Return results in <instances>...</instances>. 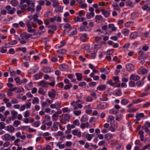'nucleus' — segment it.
Returning <instances> with one entry per match:
<instances>
[{"instance_id": "f257e3e1", "label": "nucleus", "mask_w": 150, "mask_h": 150, "mask_svg": "<svg viewBox=\"0 0 150 150\" xmlns=\"http://www.w3.org/2000/svg\"><path fill=\"white\" fill-rule=\"evenodd\" d=\"M30 4V0H21L20 2L21 10L23 11L26 10L27 6H29Z\"/></svg>"}, {"instance_id": "f03ea898", "label": "nucleus", "mask_w": 150, "mask_h": 150, "mask_svg": "<svg viewBox=\"0 0 150 150\" xmlns=\"http://www.w3.org/2000/svg\"><path fill=\"white\" fill-rule=\"evenodd\" d=\"M139 56L138 57V59L139 60H141L142 59H144L147 57V55L145 54L142 50L139 51Z\"/></svg>"}, {"instance_id": "7ed1b4c3", "label": "nucleus", "mask_w": 150, "mask_h": 150, "mask_svg": "<svg viewBox=\"0 0 150 150\" xmlns=\"http://www.w3.org/2000/svg\"><path fill=\"white\" fill-rule=\"evenodd\" d=\"M148 127L150 128V122H146L142 127V128L143 129L145 130L146 132L147 133L149 132Z\"/></svg>"}, {"instance_id": "20e7f679", "label": "nucleus", "mask_w": 150, "mask_h": 150, "mask_svg": "<svg viewBox=\"0 0 150 150\" xmlns=\"http://www.w3.org/2000/svg\"><path fill=\"white\" fill-rule=\"evenodd\" d=\"M5 8L7 11V13L11 14H13L16 10V9L15 8H13L11 9V7L9 5L6 6Z\"/></svg>"}, {"instance_id": "39448f33", "label": "nucleus", "mask_w": 150, "mask_h": 150, "mask_svg": "<svg viewBox=\"0 0 150 150\" xmlns=\"http://www.w3.org/2000/svg\"><path fill=\"white\" fill-rule=\"evenodd\" d=\"M56 92L53 89L48 92V95L52 99H54L56 96Z\"/></svg>"}, {"instance_id": "423d86ee", "label": "nucleus", "mask_w": 150, "mask_h": 150, "mask_svg": "<svg viewBox=\"0 0 150 150\" xmlns=\"http://www.w3.org/2000/svg\"><path fill=\"white\" fill-rule=\"evenodd\" d=\"M35 3L33 2H32L30 4V6H29L27 8V10L28 11H31L32 13L35 11Z\"/></svg>"}, {"instance_id": "0eeeda50", "label": "nucleus", "mask_w": 150, "mask_h": 150, "mask_svg": "<svg viewBox=\"0 0 150 150\" xmlns=\"http://www.w3.org/2000/svg\"><path fill=\"white\" fill-rule=\"evenodd\" d=\"M21 36L23 40L24 39H28L31 37V35L29 34H27L26 33H24L21 35Z\"/></svg>"}, {"instance_id": "6e6552de", "label": "nucleus", "mask_w": 150, "mask_h": 150, "mask_svg": "<svg viewBox=\"0 0 150 150\" xmlns=\"http://www.w3.org/2000/svg\"><path fill=\"white\" fill-rule=\"evenodd\" d=\"M127 69L129 71H131L134 70V66L131 64H127L126 66Z\"/></svg>"}, {"instance_id": "1a4fd4ad", "label": "nucleus", "mask_w": 150, "mask_h": 150, "mask_svg": "<svg viewBox=\"0 0 150 150\" xmlns=\"http://www.w3.org/2000/svg\"><path fill=\"white\" fill-rule=\"evenodd\" d=\"M129 79L131 80H133L134 81H137L140 79V77L139 76L132 74L131 75Z\"/></svg>"}, {"instance_id": "9d476101", "label": "nucleus", "mask_w": 150, "mask_h": 150, "mask_svg": "<svg viewBox=\"0 0 150 150\" xmlns=\"http://www.w3.org/2000/svg\"><path fill=\"white\" fill-rule=\"evenodd\" d=\"M72 134L74 135H76L78 137H81V132L78 130L74 129L73 130Z\"/></svg>"}, {"instance_id": "9b49d317", "label": "nucleus", "mask_w": 150, "mask_h": 150, "mask_svg": "<svg viewBox=\"0 0 150 150\" xmlns=\"http://www.w3.org/2000/svg\"><path fill=\"white\" fill-rule=\"evenodd\" d=\"M101 11L102 12V14L106 18L108 17L110 15V12L104 9H101Z\"/></svg>"}, {"instance_id": "f8f14e48", "label": "nucleus", "mask_w": 150, "mask_h": 150, "mask_svg": "<svg viewBox=\"0 0 150 150\" xmlns=\"http://www.w3.org/2000/svg\"><path fill=\"white\" fill-rule=\"evenodd\" d=\"M68 66L65 64H60L59 66V68L60 70L62 71H64L67 70L68 69Z\"/></svg>"}, {"instance_id": "ddd939ff", "label": "nucleus", "mask_w": 150, "mask_h": 150, "mask_svg": "<svg viewBox=\"0 0 150 150\" xmlns=\"http://www.w3.org/2000/svg\"><path fill=\"white\" fill-rule=\"evenodd\" d=\"M59 123L57 122H54L51 130L52 131H56L58 129V126L59 125Z\"/></svg>"}, {"instance_id": "4468645a", "label": "nucleus", "mask_w": 150, "mask_h": 150, "mask_svg": "<svg viewBox=\"0 0 150 150\" xmlns=\"http://www.w3.org/2000/svg\"><path fill=\"white\" fill-rule=\"evenodd\" d=\"M6 128L7 131L11 133L13 132L15 130V128L12 125L7 126Z\"/></svg>"}, {"instance_id": "2eb2a0df", "label": "nucleus", "mask_w": 150, "mask_h": 150, "mask_svg": "<svg viewBox=\"0 0 150 150\" xmlns=\"http://www.w3.org/2000/svg\"><path fill=\"white\" fill-rule=\"evenodd\" d=\"M103 17L101 15H96L95 17V20L96 22L100 23L102 21Z\"/></svg>"}, {"instance_id": "dca6fc26", "label": "nucleus", "mask_w": 150, "mask_h": 150, "mask_svg": "<svg viewBox=\"0 0 150 150\" xmlns=\"http://www.w3.org/2000/svg\"><path fill=\"white\" fill-rule=\"evenodd\" d=\"M49 84V83L42 80L40 81L38 85L43 87H46Z\"/></svg>"}, {"instance_id": "f3484780", "label": "nucleus", "mask_w": 150, "mask_h": 150, "mask_svg": "<svg viewBox=\"0 0 150 150\" xmlns=\"http://www.w3.org/2000/svg\"><path fill=\"white\" fill-rule=\"evenodd\" d=\"M111 126L110 127L109 129L110 130L113 132H114L115 131L116 129L117 128V125L115 124L113 125L112 123H110Z\"/></svg>"}, {"instance_id": "a211bd4d", "label": "nucleus", "mask_w": 150, "mask_h": 150, "mask_svg": "<svg viewBox=\"0 0 150 150\" xmlns=\"http://www.w3.org/2000/svg\"><path fill=\"white\" fill-rule=\"evenodd\" d=\"M42 70L45 73H48L51 72V69L49 67L45 66L43 68Z\"/></svg>"}, {"instance_id": "6ab92c4d", "label": "nucleus", "mask_w": 150, "mask_h": 150, "mask_svg": "<svg viewBox=\"0 0 150 150\" xmlns=\"http://www.w3.org/2000/svg\"><path fill=\"white\" fill-rule=\"evenodd\" d=\"M88 39V38L87 37V35L86 33L83 34V35L80 37L81 40L83 42L87 41V39Z\"/></svg>"}, {"instance_id": "aec40b11", "label": "nucleus", "mask_w": 150, "mask_h": 150, "mask_svg": "<svg viewBox=\"0 0 150 150\" xmlns=\"http://www.w3.org/2000/svg\"><path fill=\"white\" fill-rule=\"evenodd\" d=\"M80 101V100H78L76 101H73L71 103V105L74 106V110L78 109V108L76 107V104H79L78 103Z\"/></svg>"}, {"instance_id": "412c9836", "label": "nucleus", "mask_w": 150, "mask_h": 150, "mask_svg": "<svg viewBox=\"0 0 150 150\" xmlns=\"http://www.w3.org/2000/svg\"><path fill=\"white\" fill-rule=\"evenodd\" d=\"M106 87V86L105 85H100L97 88V89L99 91H104L105 90Z\"/></svg>"}, {"instance_id": "4be33fe9", "label": "nucleus", "mask_w": 150, "mask_h": 150, "mask_svg": "<svg viewBox=\"0 0 150 150\" xmlns=\"http://www.w3.org/2000/svg\"><path fill=\"white\" fill-rule=\"evenodd\" d=\"M144 116V115L143 113H137L136 115V118L137 120L138 121L140 120L142 117H143Z\"/></svg>"}, {"instance_id": "5701e85b", "label": "nucleus", "mask_w": 150, "mask_h": 150, "mask_svg": "<svg viewBox=\"0 0 150 150\" xmlns=\"http://www.w3.org/2000/svg\"><path fill=\"white\" fill-rule=\"evenodd\" d=\"M90 124L88 122L81 123L80 125L81 127L83 129H84L85 128H88Z\"/></svg>"}, {"instance_id": "b1692460", "label": "nucleus", "mask_w": 150, "mask_h": 150, "mask_svg": "<svg viewBox=\"0 0 150 150\" xmlns=\"http://www.w3.org/2000/svg\"><path fill=\"white\" fill-rule=\"evenodd\" d=\"M105 139L107 140H108L110 139L112 137V134H107L104 135Z\"/></svg>"}, {"instance_id": "393cba45", "label": "nucleus", "mask_w": 150, "mask_h": 150, "mask_svg": "<svg viewBox=\"0 0 150 150\" xmlns=\"http://www.w3.org/2000/svg\"><path fill=\"white\" fill-rule=\"evenodd\" d=\"M63 9V7L62 6L58 5L56 8L55 11L58 12H62Z\"/></svg>"}, {"instance_id": "a878e982", "label": "nucleus", "mask_w": 150, "mask_h": 150, "mask_svg": "<svg viewBox=\"0 0 150 150\" xmlns=\"http://www.w3.org/2000/svg\"><path fill=\"white\" fill-rule=\"evenodd\" d=\"M88 120L87 115H83L81 119V121L82 122H85Z\"/></svg>"}, {"instance_id": "bb28decb", "label": "nucleus", "mask_w": 150, "mask_h": 150, "mask_svg": "<svg viewBox=\"0 0 150 150\" xmlns=\"http://www.w3.org/2000/svg\"><path fill=\"white\" fill-rule=\"evenodd\" d=\"M137 36V33L136 32H132L130 35V38L131 39H134Z\"/></svg>"}, {"instance_id": "cd10ccee", "label": "nucleus", "mask_w": 150, "mask_h": 150, "mask_svg": "<svg viewBox=\"0 0 150 150\" xmlns=\"http://www.w3.org/2000/svg\"><path fill=\"white\" fill-rule=\"evenodd\" d=\"M108 28L111 29L112 31H115L117 29L114 26L113 24H110L108 25Z\"/></svg>"}, {"instance_id": "c85d7f7f", "label": "nucleus", "mask_w": 150, "mask_h": 150, "mask_svg": "<svg viewBox=\"0 0 150 150\" xmlns=\"http://www.w3.org/2000/svg\"><path fill=\"white\" fill-rule=\"evenodd\" d=\"M76 76L77 79L78 80L81 81L82 79V74L81 73H76Z\"/></svg>"}, {"instance_id": "c756f323", "label": "nucleus", "mask_w": 150, "mask_h": 150, "mask_svg": "<svg viewBox=\"0 0 150 150\" xmlns=\"http://www.w3.org/2000/svg\"><path fill=\"white\" fill-rule=\"evenodd\" d=\"M93 136V134H87L86 135V139L88 141L91 140Z\"/></svg>"}, {"instance_id": "7c9ffc66", "label": "nucleus", "mask_w": 150, "mask_h": 150, "mask_svg": "<svg viewBox=\"0 0 150 150\" xmlns=\"http://www.w3.org/2000/svg\"><path fill=\"white\" fill-rule=\"evenodd\" d=\"M59 115L56 114H54L52 115V120L53 121H57L58 119Z\"/></svg>"}, {"instance_id": "2f4dec72", "label": "nucleus", "mask_w": 150, "mask_h": 150, "mask_svg": "<svg viewBox=\"0 0 150 150\" xmlns=\"http://www.w3.org/2000/svg\"><path fill=\"white\" fill-rule=\"evenodd\" d=\"M122 32L124 34L125 36H127L129 33V30L128 29H124L122 30Z\"/></svg>"}, {"instance_id": "473e14b6", "label": "nucleus", "mask_w": 150, "mask_h": 150, "mask_svg": "<svg viewBox=\"0 0 150 150\" xmlns=\"http://www.w3.org/2000/svg\"><path fill=\"white\" fill-rule=\"evenodd\" d=\"M126 5L128 6L131 7H133L134 6V4L132 1H127L126 2Z\"/></svg>"}, {"instance_id": "72a5a7b5", "label": "nucleus", "mask_w": 150, "mask_h": 150, "mask_svg": "<svg viewBox=\"0 0 150 150\" xmlns=\"http://www.w3.org/2000/svg\"><path fill=\"white\" fill-rule=\"evenodd\" d=\"M98 107L99 109H103L106 108V105L104 103H102L98 105Z\"/></svg>"}, {"instance_id": "f704fd0d", "label": "nucleus", "mask_w": 150, "mask_h": 150, "mask_svg": "<svg viewBox=\"0 0 150 150\" xmlns=\"http://www.w3.org/2000/svg\"><path fill=\"white\" fill-rule=\"evenodd\" d=\"M4 139L6 141H8L10 140L11 135L8 134H5L4 135Z\"/></svg>"}, {"instance_id": "c9c22d12", "label": "nucleus", "mask_w": 150, "mask_h": 150, "mask_svg": "<svg viewBox=\"0 0 150 150\" xmlns=\"http://www.w3.org/2000/svg\"><path fill=\"white\" fill-rule=\"evenodd\" d=\"M66 50L64 49H61L57 51V52L58 54H65L66 52Z\"/></svg>"}, {"instance_id": "e433bc0d", "label": "nucleus", "mask_w": 150, "mask_h": 150, "mask_svg": "<svg viewBox=\"0 0 150 150\" xmlns=\"http://www.w3.org/2000/svg\"><path fill=\"white\" fill-rule=\"evenodd\" d=\"M50 116L48 115H45V120L43 121V124H44L45 122H46L47 121H50Z\"/></svg>"}, {"instance_id": "4c0bfd02", "label": "nucleus", "mask_w": 150, "mask_h": 150, "mask_svg": "<svg viewBox=\"0 0 150 150\" xmlns=\"http://www.w3.org/2000/svg\"><path fill=\"white\" fill-rule=\"evenodd\" d=\"M32 103L33 104L39 103V99L37 97H35L32 100Z\"/></svg>"}, {"instance_id": "58836bf2", "label": "nucleus", "mask_w": 150, "mask_h": 150, "mask_svg": "<svg viewBox=\"0 0 150 150\" xmlns=\"http://www.w3.org/2000/svg\"><path fill=\"white\" fill-rule=\"evenodd\" d=\"M21 123V122L18 120H15L14 121L13 125L16 127H17L18 125L20 124Z\"/></svg>"}, {"instance_id": "ea45409f", "label": "nucleus", "mask_w": 150, "mask_h": 150, "mask_svg": "<svg viewBox=\"0 0 150 150\" xmlns=\"http://www.w3.org/2000/svg\"><path fill=\"white\" fill-rule=\"evenodd\" d=\"M129 102L128 100L126 99H123L121 101V103L123 105H126Z\"/></svg>"}, {"instance_id": "a19ab883", "label": "nucleus", "mask_w": 150, "mask_h": 150, "mask_svg": "<svg viewBox=\"0 0 150 150\" xmlns=\"http://www.w3.org/2000/svg\"><path fill=\"white\" fill-rule=\"evenodd\" d=\"M70 117L69 115L68 114H65L64 116V120L67 121L70 120Z\"/></svg>"}, {"instance_id": "79ce46f5", "label": "nucleus", "mask_w": 150, "mask_h": 150, "mask_svg": "<svg viewBox=\"0 0 150 150\" xmlns=\"http://www.w3.org/2000/svg\"><path fill=\"white\" fill-rule=\"evenodd\" d=\"M81 110H75L74 111V113L76 116H79L81 115Z\"/></svg>"}, {"instance_id": "37998d69", "label": "nucleus", "mask_w": 150, "mask_h": 150, "mask_svg": "<svg viewBox=\"0 0 150 150\" xmlns=\"http://www.w3.org/2000/svg\"><path fill=\"white\" fill-rule=\"evenodd\" d=\"M112 6L113 7L114 10H119V7L118 5L116 4H112Z\"/></svg>"}, {"instance_id": "c03bdc74", "label": "nucleus", "mask_w": 150, "mask_h": 150, "mask_svg": "<svg viewBox=\"0 0 150 150\" xmlns=\"http://www.w3.org/2000/svg\"><path fill=\"white\" fill-rule=\"evenodd\" d=\"M14 80L16 83H18L19 85L21 84V83L20 81V78L19 77H17L15 78Z\"/></svg>"}, {"instance_id": "a18cd8bd", "label": "nucleus", "mask_w": 150, "mask_h": 150, "mask_svg": "<svg viewBox=\"0 0 150 150\" xmlns=\"http://www.w3.org/2000/svg\"><path fill=\"white\" fill-rule=\"evenodd\" d=\"M93 98L91 96H88L86 98L85 100L86 102H90L93 100Z\"/></svg>"}, {"instance_id": "49530a36", "label": "nucleus", "mask_w": 150, "mask_h": 150, "mask_svg": "<svg viewBox=\"0 0 150 150\" xmlns=\"http://www.w3.org/2000/svg\"><path fill=\"white\" fill-rule=\"evenodd\" d=\"M66 42L64 41H62L61 42V45L59 46L58 47V48H60L61 47H63L66 44Z\"/></svg>"}, {"instance_id": "de8ad7c7", "label": "nucleus", "mask_w": 150, "mask_h": 150, "mask_svg": "<svg viewBox=\"0 0 150 150\" xmlns=\"http://www.w3.org/2000/svg\"><path fill=\"white\" fill-rule=\"evenodd\" d=\"M11 4L13 6H16L18 5V2L15 0L11 1Z\"/></svg>"}, {"instance_id": "09e8293b", "label": "nucleus", "mask_w": 150, "mask_h": 150, "mask_svg": "<svg viewBox=\"0 0 150 150\" xmlns=\"http://www.w3.org/2000/svg\"><path fill=\"white\" fill-rule=\"evenodd\" d=\"M72 85L71 83L68 84V85H66L64 87L65 89H68L72 87Z\"/></svg>"}, {"instance_id": "8fccbe9b", "label": "nucleus", "mask_w": 150, "mask_h": 150, "mask_svg": "<svg viewBox=\"0 0 150 150\" xmlns=\"http://www.w3.org/2000/svg\"><path fill=\"white\" fill-rule=\"evenodd\" d=\"M5 124L3 122H0V129H4L5 127Z\"/></svg>"}, {"instance_id": "3c124183", "label": "nucleus", "mask_w": 150, "mask_h": 150, "mask_svg": "<svg viewBox=\"0 0 150 150\" xmlns=\"http://www.w3.org/2000/svg\"><path fill=\"white\" fill-rule=\"evenodd\" d=\"M30 112L29 110L26 111L24 113V117L25 118L28 117L30 115Z\"/></svg>"}, {"instance_id": "603ef678", "label": "nucleus", "mask_w": 150, "mask_h": 150, "mask_svg": "<svg viewBox=\"0 0 150 150\" xmlns=\"http://www.w3.org/2000/svg\"><path fill=\"white\" fill-rule=\"evenodd\" d=\"M129 85L131 87H134L135 86V83L132 81H130L129 82Z\"/></svg>"}, {"instance_id": "864d4df0", "label": "nucleus", "mask_w": 150, "mask_h": 150, "mask_svg": "<svg viewBox=\"0 0 150 150\" xmlns=\"http://www.w3.org/2000/svg\"><path fill=\"white\" fill-rule=\"evenodd\" d=\"M40 124V122L39 121H37L33 124V126L35 127H38Z\"/></svg>"}, {"instance_id": "5fc2aeb1", "label": "nucleus", "mask_w": 150, "mask_h": 150, "mask_svg": "<svg viewBox=\"0 0 150 150\" xmlns=\"http://www.w3.org/2000/svg\"><path fill=\"white\" fill-rule=\"evenodd\" d=\"M121 94L122 92L121 90H117L115 93V95L118 96H121Z\"/></svg>"}, {"instance_id": "6e6d98bb", "label": "nucleus", "mask_w": 150, "mask_h": 150, "mask_svg": "<svg viewBox=\"0 0 150 150\" xmlns=\"http://www.w3.org/2000/svg\"><path fill=\"white\" fill-rule=\"evenodd\" d=\"M62 110L63 112L65 113L70 112L71 111V110L70 109H68L67 108H65L62 109Z\"/></svg>"}, {"instance_id": "4d7b16f0", "label": "nucleus", "mask_w": 150, "mask_h": 150, "mask_svg": "<svg viewBox=\"0 0 150 150\" xmlns=\"http://www.w3.org/2000/svg\"><path fill=\"white\" fill-rule=\"evenodd\" d=\"M64 27L66 29H71V25L70 24L67 23L64 25Z\"/></svg>"}, {"instance_id": "13d9d810", "label": "nucleus", "mask_w": 150, "mask_h": 150, "mask_svg": "<svg viewBox=\"0 0 150 150\" xmlns=\"http://www.w3.org/2000/svg\"><path fill=\"white\" fill-rule=\"evenodd\" d=\"M63 132L61 131H58L57 133L56 134V135H54L55 136H61L63 135Z\"/></svg>"}, {"instance_id": "bf43d9fd", "label": "nucleus", "mask_w": 150, "mask_h": 150, "mask_svg": "<svg viewBox=\"0 0 150 150\" xmlns=\"http://www.w3.org/2000/svg\"><path fill=\"white\" fill-rule=\"evenodd\" d=\"M11 102L13 104H16L18 103V101L16 99L13 98L12 99Z\"/></svg>"}, {"instance_id": "052dcab7", "label": "nucleus", "mask_w": 150, "mask_h": 150, "mask_svg": "<svg viewBox=\"0 0 150 150\" xmlns=\"http://www.w3.org/2000/svg\"><path fill=\"white\" fill-rule=\"evenodd\" d=\"M59 5V3L58 1L54 2L52 4V6L54 8H56Z\"/></svg>"}, {"instance_id": "680f3d73", "label": "nucleus", "mask_w": 150, "mask_h": 150, "mask_svg": "<svg viewBox=\"0 0 150 150\" xmlns=\"http://www.w3.org/2000/svg\"><path fill=\"white\" fill-rule=\"evenodd\" d=\"M47 122H45L44 124H45V125H47L48 126H51L52 124V121H49Z\"/></svg>"}, {"instance_id": "e2e57ef3", "label": "nucleus", "mask_w": 150, "mask_h": 150, "mask_svg": "<svg viewBox=\"0 0 150 150\" xmlns=\"http://www.w3.org/2000/svg\"><path fill=\"white\" fill-rule=\"evenodd\" d=\"M72 144V143L71 142L68 141L67 142L65 143V146H66L68 147L69 146H71Z\"/></svg>"}, {"instance_id": "0e129e2a", "label": "nucleus", "mask_w": 150, "mask_h": 150, "mask_svg": "<svg viewBox=\"0 0 150 150\" xmlns=\"http://www.w3.org/2000/svg\"><path fill=\"white\" fill-rule=\"evenodd\" d=\"M50 133L48 132H45L42 134V136L43 137H47L50 135Z\"/></svg>"}, {"instance_id": "69168bd1", "label": "nucleus", "mask_w": 150, "mask_h": 150, "mask_svg": "<svg viewBox=\"0 0 150 150\" xmlns=\"http://www.w3.org/2000/svg\"><path fill=\"white\" fill-rule=\"evenodd\" d=\"M44 91V89L42 88H40L38 91V93L41 94H43Z\"/></svg>"}, {"instance_id": "338daca9", "label": "nucleus", "mask_w": 150, "mask_h": 150, "mask_svg": "<svg viewBox=\"0 0 150 150\" xmlns=\"http://www.w3.org/2000/svg\"><path fill=\"white\" fill-rule=\"evenodd\" d=\"M25 105V107H26L27 108H28L30 107L31 105V103L30 102H28L26 103Z\"/></svg>"}, {"instance_id": "774afa93", "label": "nucleus", "mask_w": 150, "mask_h": 150, "mask_svg": "<svg viewBox=\"0 0 150 150\" xmlns=\"http://www.w3.org/2000/svg\"><path fill=\"white\" fill-rule=\"evenodd\" d=\"M73 124L76 125L78 126L79 125V122L78 120H75L73 122Z\"/></svg>"}]
</instances>
